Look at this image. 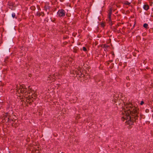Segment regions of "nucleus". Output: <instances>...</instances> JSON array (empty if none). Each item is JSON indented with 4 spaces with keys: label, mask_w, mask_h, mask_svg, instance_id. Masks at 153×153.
<instances>
[{
    "label": "nucleus",
    "mask_w": 153,
    "mask_h": 153,
    "mask_svg": "<svg viewBox=\"0 0 153 153\" xmlns=\"http://www.w3.org/2000/svg\"><path fill=\"white\" fill-rule=\"evenodd\" d=\"M138 113V108L132 103H127L122 109L121 114L123 116L122 119L127 120L126 122V124L133 125L134 122H136L137 121Z\"/></svg>",
    "instance_id": "nucleus-1"
},
{
    "label": "nucleus",
    "mask_w": 153,
    "mask_h": 153,
    "mask_svg": "<svg viewBox=\"0 0 153 153\" xmlns=\"http://www.w3.org/2000/svg\"><path fill=\"white\" fill-rule=\"evenodd\" d=\"M28 89L27 90L25 86L24 85H20V104L24 105L28 100L33 102L37 97V95L34 93V90L30 86H29Z\"/></svg>",
    "instance_id": "nucleus-2"
},
{
    "label": "nucleus",
    "mask_w": 153,
    "mask_h": 153,
    "mask_svg": "<svg viewBox=\"0 0 153 153\" xmlns=\"http://www.w3.org/2000/svg\"><path fill=\"white\" fill-rule=\"evenodd\" d=\"M6 29L7 31V40L9 41L10 39L14 35L15 30L13 22L11 21H8L6 23Z\"/></svg>",
    "instance_id": "nucleus-3"
},
{
    "label": "nucleus",
    "mask_w": 153,
    "mask_h": 153,
    "mask_svg": "<svg viewBox=\"0 0 153 153\" xmlns=\"http://www.w3.org/2000/svg\"><path fill=\"white\" fill-rule=\"evenodd\" d=\"M13 113L10 114V113L8 112L5 113L3 114L2 116L1 117L2 122L3 123H10L11 124H13V122H14L15 120H14V118L12 117Z\"/></svg>",
    "instance_id": "nucleus-4"
},
{
    "label": "nucleus",
    "mask_w": 153,
    "mask_h": 153,
    "mask_svg": "<svg viewBox=\"0 0 153 153\" xmlns=\"http://www.w3.org/2000/svg\"><path fill=\"white\" fill-rule=\"evenodd\" d=\"M57 13L59 16L60 17H63L65 15V11L62 9L59 10Z\"/></svg>",
    "instance_id": "nucleus-5"
},
{
    "label": "nucleus",
    "mask_w": 153,
    "mask_h": 153,
    "mask_svg": "<svg viewBox=\"0 0 153 153\" xmlns=\"http://www.w3.org/2000/svg\"><path fill=\"white\" fill-rule=\"evenodd\" d=\"M7 5L8 7L11 10L13 9V2L10 1L8 2Z\"/></svg>",
    "instance_id": "nucleus-6"
},
{
    "label": "nucleus",
    "mask_w": 153,
    "mask_h": 153,
    "mask_svg": "<svg viewBox=\"0 0 153 153\" xmlns=\"http://www.w3.org/2000/svg\"><path fill=\"white\" fill-rule=\"evenodd\" d=\"M111 11L112 10L111 9H110L109 10L108 15V21H110L111 20Z\"/></svg>",
    "instance_id": "nucleus-7"
},
{
    "label": "nucleus",
    "mask_w": 153,
    "mask_h": 153,
    "mask_svg": "<svg viewBox=\"0 0 153 153\" xmlns=\"http://www.w3.org/2000/svg\"><path fill=\"white\" fill-rule=\"evenodd\" d=\"M10 52V49L8 48H6L4 50V52L5 54H7Z\"/></svg>",
    "instance_id": "nucleus-8"
},
{
    "label": "nucleus",
    "mask_w": 153,
    "mask_h": 153,
    "mask_svg": "<svg viewBox=\"0 0 153 153\" xmlns=\"http://www.w3.org/2000/svg\"><path fill=\"white\" fill-rule=\"evenodd\" d=\"M143 8L144 10H147L149 9V6L148 5L145 4L143 6Z\"/></svg>",
    "instance_id": "nucleus-9"
},
{
    "label": "nucleus",
    "mask_w": 153,
    "mask_h": 153,
    "mask_svg": "<svg viewBox=\"0 0 153 153\" xmlns=\"http://www.w3.org/2000/svg\"><path fill=\"white\" fill-rule=\"evenodd\" d=\"M109 46L108 45H104L103 48L105 51H106L108 50L107 48L109 47Z\"/></svg>",
    "instance_id": "nucleus-10"
},
{
    "label": "nucleus",
    "mask_w": 153,
    "mask_h": 153,
    "mask_svg": "<svg viewBox=\"0 0 153 153\" xmlns=\"http://www.w3.org/2000/svg\"><path fill=\"white\" fill-rule=\"evenodd\" d=\"M148 25L146 23H145V24H144L143 25V27L146 28H148Z\"/></svg>",
    "instance_id": "nucleus-11"
},
{
    "label": "nucleus",
    "mask_w": 153,
    "mask_h": 153,
    "mask_svg": "<svg viewBox=\"0 0 153 153\" xmlns=\"http://www.w3.org/2000/svg\"><path fill=\"white\" fill-rule=\"evenodd\" d=\"M13 44V42L11 40H10V42H8L7 43V45H10Z\"/></svg>",
    "instance_id": "nucleus-12"
},
{
    "label": "nucleus",
    "mask_w": 153,
    "mask_h": 153,
    "mask_svg": "<svg viewBox=\"0 0 153 153\" xmlns=\"http://www.w3.org/2000/svg\"><path fill=\"white\" fill-rule=\"evenodd\" d=\"M125 4H127V5H129L130 4V2H129L127 1H126L125 2Z\"/></svg>",
    "instance_id": "nucleus-13"
},
{
    "label": "nucleus",
    "mask_w": 153,
    "mask_h": 153,
    "mask_svg": "<svg viewBox=\"0 0 153 153\" xmlns=\"http://www.w3.org/2000/svg\"><path fill=\"white\" fill-rule=\"evenodd\" d=\"M12 16L13 18H14L15 16V14L14 13H13L12 14Z\"/></svg>",
    "instance_id": "nucleus-14"
},
{
    "label": "nucleus",
    "mask_w": 153,
    "mask_h": 153,
    "mask_svg": "<svg viewBox=\"0 0 153 153\" xmlns=\"http://www.w3.org/2000/svg\"><path fill=\"white\" fill-rule=\"evenodd\" d=\"M83 50L84 51H87V49L85 47H83Z\"/></svg>",
    "instance_id": "nucleus-15"
},
{
    "label": "nucleus",
    "mask_w": 153,
    "mask_h": 153,
    "mask_svg": "<svg viewBox=\"0 0 153 153\" xmlns=\"http://www.w3.org/2000/svg\"><path fill=\"white\" fill-rule=\"evenodd\" d=\"M35 151H36V153H39V152L38 150L36 149Z\"/></svg>",
    "instance_id": "nucleus-16"
},
{
    "label": "nucleus",
    "mask_w": 153,
    "mask_h": 153,
    "mask_svg": "<svg viewBox=\"0 0 153 153\" xmlns=\"http://www.w3.org/2000/svg\"><path fill=\"white\" fill-rule=\"evenodd\" d=\"M144 103V102L143 101H141L140 103V105H143V104Z\"/></svg>",
    "instance_id": "nucleus-17"
},
{
    "label": "nucleus",
    "mask_w": 153,
    "mask_h": 153,
    "mask_svg": "<svg viewBox=\"0 0 153 153\" xmlns=\"http://www.w3.org/2000/svg\"><path fill=\"white\" fill-rule=\"evenodd\" d=\"M8 15L10 17V15H11V12H9V13H8Z\"/></svg>",
    "instance_id": "nucleus-18"
},
{
    "label": "nucleus",
    "mask_w": 153,
    "mask_h": 153,
    "mask_svg": "<svg viewBox=\"0 0 153 153\" xmlns=\"http://www.w3.org/2000/svg\"><path fill=\"white\" fill-rule=\"evenodd\" d=\"M17 86H18V85H17V89H16V92H18L19 91V89L17 88Z\"/></svg>",
    "instance_id": "nucleus-19"
},
{
    "label": "nucleus",
    "mask_w": 153,
    "mask_h": 153,
    "mask_svg": "<svg viewBox=\"0 0 153 153\" xmlns=\"http://www.w3.org/2000/svg\"><path fill=\"white\" fill-rule=\"evenodd\" d=\"M3 72H4V73H5L7 72V71L6 70H4L3 71Z\"/></svg>",
    "instance_id": "nucleus-20"
},
{
    "label": "nucleus",
    "mask_w": 153,
    "mask_h": 153,
    "mask_svg": "<svg viewBox=\"0 0 153 153\" xmlns=\"http://www.w3.org/2000/svg\"><path fill=\"white\" fill-rule=\"evenodd\" d=\"M128 85H129V84L128 83H127L126 84V85L127 86H128Z\"/></svg>",
    "instance_id": "nucleus-21"
},
{
    "label": "nucleus",
    "mask_w": 153,
    "mask_h": 153,
    "mask_svg": "<svg viewBox=\"0 0 153 153\" xmlns=\"http://www.w3.org/2000/svg\"><path fill=\"white\" fill-rule=\"evenodd\" d=\"M50 77H48V79H50Z\"/></svg>",
    "instance_id": "nucleus-22"
},
{
    "label": "nucleus",
    "mask_w": 153,
    "mask_h": 153,
    "mask_svg": "<svg viewBox=\"0 0 153 153\" xmlns=\"http://www.w3.org/2000/svg\"><path fill=\"white\" fill-rule=\"evenodd\" d=\"M126 78H126L127 79H128V78H129V77H126Z\"/></svg>",
    "instance_id": "nucleus-23"
},
{
    "label": "nucleus",
    "mask_w": 153,
    "mask_h": 153,
    "mask_svg": "<svg viewBox=\"0 0 153 153\" xmlns=\"http://www.w3.org/2000/svg\"><path fill=\"white\" fill-rule=\"evenodd\" d=\"M29 101H30V102H32L31 101H29H29H28V102H29Z\"/></svg>",
    "instance_id": "nucleus-24"
},
{
    "label": "nucleus",
    "mask_w": 153,
    "mask_h": 153,
    "mask_svg": "<svg viewBox=\"0 0 153 153\" xmlns=\"http://www.w3.org/2000/svg\"><path fill=\"white\" fill-rule=\"evenodd\" d=\"M76 73V75H77L78 74H77V73Z\"/></svg>",
    "instance_id": "nucleus-25"
},
{
    "label": "nucleus",
    "mask_w": 153,
    "mask_h": 153,
    "mask_svg": "<svg viewBox=\"0 0 153 153\" xmlns=\"http://www.w3.org/2000/svg\"><path fill=\"white\" fill-rule=\"evenodd\" d=\"M76 70L75 71V72H76Z\"/></svg>",
    "instance_id": "nucleus-26"
}]
</instances>
